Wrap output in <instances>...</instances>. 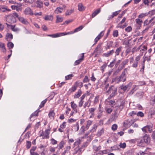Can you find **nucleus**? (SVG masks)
<instances>
[{
	"mask_svg": "<svg viewBox=\"0 0 155 155\" xmlns=\"http://www.w3.org/2000/svg\"><path fill=\"white\" fill-rule=\"evenodd\" d=\"M97 126L96 124H94L92 127V129L91 130L90 132H94L96 131L97 128Z\"/></svg>",
	"mask_w": 155,
	"mask_h": 155,
	"instance_id": "43",
	"label": "nucleus"
},
{
	"mask_svg": "<svg viewBox=\"0 0 155 155\" xmlns=\"http://www.w3.org/2000/svg\"><path fill=\"white\" fill-rule=\"evenodd\" d=\"M90 81L88 77L87 76H85L84 78L83 81L84 83H87L88 82Z\"/></svg>",
	"mask_w": 155,
	"mask_h": 155,
	"instance_id": "42",
	"label": "nucleus"
},
{
	"mask_svg": "<svg viewBox=\"0 0 155 155\" xmlns=\"http://www.w3.org/2000/svg\"><path fill=\"white\" fill-rule=\"evenodd\" d=\"M136 22L135 25L136 26V29L137 30L139 29L143 23L142 20L139 18H137L135 20Z\"/></svg>",
	"mask_w": 155,
	"mask_h": 155,
	"instance_id": "8",
	"label": "nucleus"
},
{
	"mask_svg": "<svg viewBox=\"0 0 155 155\" xmlns=\"http://www.w3.org/2000/svg\"><path fill=\"white\" fill-rule=\"evenodd\" d=\"M148 14L151 16L154 15L155 14V9L149 11Z\"/></svg>",
	"mask_w": 155,
	"mask_h": 155,
	"instance_id": "50",
	"label": "nucleus"
},
{
	"mask_svg": "<svg viewBox=\"0 0 155 155\" xmlns=\"http://www.w3.org/2000/svg\"><path fill=\"white\" fill-rule=\"evenodd\" d=\"M36 7L39 8H41L43 7V3L41 0H38L36 2Z\"/></svg>",
	"mask_w": 155,
	"mask_h": 155,
	"instance_id": "17",
	"label": "nucleus"
},
{
	"mask_svg": "<svg viewBox=\"0 0 155 155\" xmlns=\"http://www.w3.org/2000/svg\"><path fill=\"white\" fill-rule=\"evenodd\" d=\"M96 110V108L92 107L89 109L88 111L89 114L91 115L90 117L91 118L94 115V111Z\"/></svg>",
	"mask_w": 155,
	"mask_h": 155,
	"instance_id": "14",
	"label": "nucleus"
},
{
	"mask_svg": "<svg viewBox=\"0 0 155 155\" xmlns=\"http://www.w3.org/2000/svg\"><path fill=\"white\" fill-rule=\"evenodd\" d=\"M104 35V33L103 31H102L101 33L98 35L95 38L94 41H95V43L94 45L96 44L98 41Z\"/></svg>",
	"mask_w": 155,
	"mask_h": 155,
	"instance_id": "11",
	"label": "nucleus"
},
{
	"mask_svg": "<svg viewBox=\"0 0 155 155\" xmlns=\"http://www.w3.org/2000/svg\"><path fill=\"white\" fill-rule=\"evenodd\" d=\"M122 70V69H120V68H119V67L118 69L116 71H115L114 73V74L115 75H117Z\"/></svg>",
	"mask_w": 155,
	"mask_h": 155,
	"instance_id": "60",
	"label": "nucleus"
},
{
	"mask_svg": "<svg viewBox=\"0 0 155 155\" xmlns=\"http://www.w3.org/2000/svg\"><path fill=\"white\" fill-rule=\"evenodd\" d=\"M81 58L79 59L76 60L74 62V64L75 65H76L79 64L84 59V53H82L81 54Z\"/></svg>",
	"mask_w": 155,
	"mask_h": 155,
	"instance_id": "13",
	"label": "nucleus"
},
{
	"mask_svg": "<svg viewBox=\"0 0 155 155\" xmlns=\"http://www.w3.org/2000/svg\"><path fill=\"white\" fill-rule=\"evenodd\" d=\"M84 28V27L82 26H80L78 27V28H75L74 31H73L74 33L75 32H77L78 31H80L81 30H82L83 28Z\"/></svg>",
	"mask_w": 155,
	"mask_h": 155,
	"instance_id": "35",
	"label": "nucleus"
},
{
	"mask_svg": "<svg viewBox=\"0 0 155 155\" xmlns=\"http://www.w3.org/2000/svg\"><path fill=\"white\" fill-rule=\"evenodd\" d=\"M78 9L79 11L82 12L85 9V8L81 3H79L78 5Z\"/></svg>",
	"mask_w": 155,
	"mask_h": 155,
	"instance_id": "20",
	"label": "nucleus"
},
{
	"mask_svg": "<svg viewBox=\"0 0 155 155\" xmlns=\"http://www.w3.org/2000/svg\"><path fill=\"white\" fill-rule=\"evenodd\" d=\"M119 146L120 148L124 149L126 147V144L125 143H120Z\"/></svg>",
	"mask_w": 155,
	"mask_h": 155,
	"instance_id": "48",
	"label": "nucleus"
},
{
	"mask_svg": "<svg viewBox=\"0 0 155 155\" xmlns=\"http://www.w3.org/2000/svg\"><path fill=\"white\" fill-rule=\"evenodd\" d=\"M113 35L114 37H117L118 35V31L117 30L114 31L113 32Z\"/></svg>",
	"mask_w": 155,
	"mask_h": 155,
	"instance_id": "45",
	"label": "nucleus"
},
{
	"mask_svg": "<svg viewBox=\"0 0 155 155\" xmlns=\"http://www.w3.org/2000/svg\"><path fill=\"white\" fill-rule=\"evenodd\" d=\"M11 10L10 9H8L6 7H4V6H1V11L3 12H5L6 11H10Z\"/></svg>",
	"mask_w": 155,
	"mask_h": 155,
	"instance_id": "28",
	"label": "nucleus"
},
{
	"mask_svg": "<svg viewBox=\"0 0 155 155\" xmlns=\"http://www.w3.org/2000/svg\"><path fill=\"white\" fill-rule=\"evenodd\" d=\"M51 143L52 144L54 145L57 144V141L53 138L51 139Z\"/></svg>",
	"mask_w": 155,
	"mask_h": 155,
	"instance_id": "57",
	"label": "nucleus"
},
{
	"mask_svg": "<svg viewBox=\"0 0 155 155\" xmlns=\"http://www.w3.org/2000/svg\"><path fill=\"white\" fill-rule=\"evenodd\" d=\"M91 80L92 81H95L96 80V78L94 76V74L93 73H92V76L91 77Z\"/></svg>",
	"mask_w": 155,
	"mask_h": 155,
	"instance_id": "56",
	"label": "nucleus"
},
{
	"mask_svg": "<svg viewBox=\"0 0 155 155\" xmlns=\"http://www.w3.org/2000/svg\"><path fill=\"white\" fill-rule=\"evenodd\" d=\"M92 121L90 120H88L86 122V124L85 127L83 125L81 127L80 131L81 132L84 133V132L87 130L90 126L92 124Z\"/></svg>",
	"mask_w": 155,
	"mask_h": 155,
	"instance_id": "5",
	"label": "nucleus"
},
{
	"mask_svg": "<svg viewBox=\"0 0 155 155\" xmlns=\"http://www.w3.org/2000/svg\"><path fill=\"white\" fill-rule=\"evenodd\" d=\"M44 19L45 20L52 21L53 19V17L52 15H47L45 16Z\"/></svg>",
	"mask_w": 155,
	"mask_h": 155,
	"instance_id": "29",
	"label": "nucleus"
},
{
	"mask_svg": "<svg viewBox=\"0 0 155 155\" xmlns=\"http://www.w3.org/2000/svg\"><path fill=\"white\" fill-rule=\"evenodd\" d=\"M54 115L55 113L54 110H51L50 111L48 114V116L50 118H53Z\"/></svg>",
	"mask_w": 155,
	"mask_h": 155,
	"instance_id": "33",
	"label": "nucleus"
},
{
	"mask_svg": "<svg viewBox=\"0 0 155 155\" xmlns=\"http://www.w3.org/2000/svg\"><path fill=\"white\" fill-rule=\"evenodd\" d=\"M63 10V8L60 7L57 8L54 11V12L56 14L61 13Z\"/></svg>",
	"mask_w": 155,
	"mask_h": 155,
	"instance_id": "27",
	"label": "nucleus"
},
{
	"mask_svg": "<svg viewBox=\"0 0 155 155\" xmlns=\"http://www.w3.org/2000/svg\"><path fill=\"white\" fill-rule=\"evenodd\" d=\"M101 46V44H99L97 46V47L95 49L94 51V53H95L97 52L98 51V49Z\"/></svg>",
	"mask_w": 155,
	"mask_h": 155,
	"instance_id": "59",
	"label": "nucleus"
},
{
	"mask_svg": "<svg viewBox=\"0 0 155 155\" xmlns=\"http://www.w3.org/2000/svg\"><path fill=\"white\" fill-rule=\"evenodd\" d=\"M132 83L130 82L127 85L121 86V89L123 90L124 91H125L128 89H130L131 86L132 85Z\"/></svg>",
	"mask_w": 155,
	"mask_h": 155,
	"instance_id": "12",
	"label": "nucleus"
},
{
	"mask_svg": "<svg viewBox=\"0 0 155 155\" xmlns=\"http://www.w3.org/2000/svg\"><path fill=\"white\" fill-rule=\"evenodd\" d=\"M147 14H148L146 13H141L138 15V18H142L147 15Z\"/></svg>",
	"mask_w": 155,
	"mask_h": 155,
	"instance_id": "40",
	"label": "nucleus"
},
{
	"mask_svg": "<svg viewBox=\"0 0 155 155\" xmlns=\"http://www.w3.org/2000/svg\"><path fill=\"white\" fill-rule=\"evenodd\" d=\"M8 47L9 49L12 48L14 46V44L11 42H8L7 44Z\"/></svg>",
	"mask_w": 155,
	"mask_h": 155,
	"instance_id": "34",
	"label": "nucleus"
},
{
	"mask_svg": "<svg viewBox=\"0 0 155 155\" xmlns=\"http://www.w3.org/2000/svg\"><path fill=\"white\" fill-rule=\"evenodd\" d=\"M127 72L126 68L124 69L122 72V74L118 78H116V81L117 83H119L120 81L124 82L125 81L126 79V76H125L126 73Z\"/></svg>",
	"mask_w": 155,
	"mask_h": 155,
	"instance_id": "4",
	"label": "nucleus"
},
{
	"mask_svg": "<svg viewBox=\"0 0 155 155\" xmlns=\"http://www.w3.org/2000/svg\"><path fill=\"white\" fill-rule=\"evenodd\" d=\"M119 115V114L117 111H115L114 114H112V118L113 120H116L118 117Z\"/></svg>",
	"mask_w": 155,
	"mask_h": 155,
	"instance_id": "26",
	"label": "nucleus"
},
{
	"mask_svg": "<svg viewBox=\"0 0 155 155\" xmlns=\"http://www.w3.org/2000/svg\"><path fill=\"white\" fill-rule=\"evenodd\" d=\"M31 145V143L30 141H27L26 146V147L28 149L30 147Z\"/></svg>",
	"mask_w": 155,
	"mask_h": 155,
	"instance_id": "51",
	"label": "nucleus"
},
{
	"mask_svg": "<svg viewBox=\"0 0 155 155\" xmlns=\"http://www.w3.org/2000/svg\"><path fill=\"white\" fill-rule=\"evenodd\" d=\"M11 29L13 31H16L19 30V29L15 27V25H10Z\"/></svg>",
	"mask_w": 155,
	"mask_h": 155,
	"instance_id": "38",
	"label": "nucleus"
},
{
	"mask_svg": "<svg viewBox=\"0 0 155 155\" xmlns=\"http://www.w3.org/2000/svg\"><path fill=\"white\" fill-rule=\"evenodd\" d=\"M60 37L62 36H63L65 35H70L73 34L74 33L73 31H71V32H61L60 33Z\"/></svg>",
	"mask_w": 155,
	"mask_h": 155,
	"instance_id": "32",
	"label": "nucleus"
},
{
	"mask_svg": "<svg viewBox=\"0 0 155 155\" xmlns=\"http://www.w3.org/2000/svg\"><path fill=\"white\" fill-rule=\"evenodd\" d=\"M147 50V47L145 46H142V48L140 50V51H146Z\"/></svg>",
	"mask_w": 155,
	"mask_h": 155,
	"instance_id": "61",
	"label": "nucleus"
},
{
	"mask_svg": "<svg viewBox=\"0 0 155 155\" xmlns=\"http://www.w3.org/2000/svg\"><path fill=\"white\" fill-rule=\"evenodd\" d=\"M73 76L72 74H70L65 76V78L66 80H68L71 79V78Z\"/></svg>",
	"mask_w": 155,
	"mask_h": 155,
	"instance_id": "46",
	"label": "nucleus"
},
{
	"mask_svg": "<svg viewBox=\"0 0 155 155\" xmlns=\"http://www.w3.org/2000/svg\"><path fill=\"white\" fill-rule=\"evenodd\" d=\"M138 88V86L136 85H134L133 86V88L129 93V94L131 95L134 93L137 89Z\"/></svg>",
	"mask_w": 155,
	"mask_h": 155,
	"instance_id": "24",
	"label": "nucleus"
},
{
	"mask_svg": "<svg viewBox=\"0 0 155 155\" xmlns=\"http://www.w3.org/2000/svg\"><path fill=\"white\" fill-rule=\"evenodd\" d=\"M132 30V27L130 26H129L127 27L125 29V30L127 32H130Z\"/></svg>",
	"mask_w": 155,
	"mask_h": 155,
	"instance_id": "49",
	"label": "nucleus"
},
{
	"mask_svg": "<svg viewBox=\"0 0 155 155\" xmlns=\"http://www.w3.org/2000/svg\"><path fill=\"white\" fill-rule=\"evenodd\" d=\"M70 104L71 107L75 112L76 113L77 112V110L76 109L78 106L77 105L74 103V101L71 102Z\"/></svg>",
	"mask_w": 155,
	"mask_h": 155,
	"instance_id": "15",
	"label": "nucleus"
},
{
	"mask_svg": "<svg viewBox=\"0 0 155 155\" xmlns=\"http://www.w3.org/2000/svg\"><path fill=\"white\" fill-rule=\"evenodd\" d=\"M74 129L75 131H78L79 129V124L78 122L76 123L74 125Z\"/></svg>",
	"mask_w": 155,
	"mask_h": 155,
	"instance_id": "36",
	"label": "nucleus"
},
{
	"mask_svg": "<svg viewBox=\"0 0 155 155\" xmlns=\"http://www.w3.org/2000/svg\"><path fill=\"white\" fill-rule=\"evenodd\" d=\"M140 55H138L136 57L135 59V61L138 62L140 58Z\"/></svg>",
	"mask_w": 155,
	"mask_h": 155,
	"instance_id": "64",
	"label": "nucleus"
},
{
	"mask_svg": "<svg viewBox=\"0 0 155 155\" xmlns=\"http://www.w3.org/2000/svg\"><path fill=\"white\" fill-rule=\"evenodd\" d=\"M91 101L90 100H88L84 103L83 105V108L85 109L87 107H89L91 105Z\"/></svg>",
	"mask_w": 155,
	"mask_h": 155,
	"instance_id": "22",
	"label": "nucleus"
},
{
	"mask_svg": "<svg viewBox=\"0 0 155 155\" xmlns=\"http://www.w3.org/2000/svg\"><path fill=\"white\" fill-rule=\"evenodd\" d=\"M128 59H126L123 61L121 63V64L119 66V68H120V69H122L125 65L128 62Z\"/></svg>",
	"mask_w": 155,
	"mask_h": 155,
	"instance_id": "16",
	"label": "nucleus"
},
{
	"mask_svg": "<svg viewBox=\"0 0 155 155\" xmlns=\"http://www.w3.org/2000/svg\"><path fill=\"white\" fill-rule=\"evenodd\" d=\"M120 12V10H118L113 13L112 15L114 17L116 16Z\"/></svg>",
	"mask_w": 155,
	"mask_h": 155,
	"instance_id": "53",
	"label": "nucleus"
},
{
	"mask_svg": "<svg viewBox=\"0 0 155 155\" xmlns=\"http://www.w3.org/2000/svg\"><path fill=\"white\" fill-rule=\"evenodd\" d=\"M46 101H47L46 99H45L44 100L42 101L41 102V104L39 105V108H42V107H43L44 106V105H45V104L46 103Z\"/></svg>",
	"mask_w": 155,
	"mask_h": 155,
	"instance_id": "41",
	"label": "nucleus"
},
{
	"mask_svg": "<svg viewBox=\"0 0 155 155\" xmlns=\"http://www.w3.org/2000/svg\"><path fill=\"white\" fill-rule=\"evenodd\" d=\"M117 126L116 124H114L112 125V129L113 130H115L117 129Z\"/></svg>",
	"mask_w": 155,
	"mask_h": 155,
	"instance_id": "54",
	"label": "nucleus"
},
{
	"mask_svg": "<svg viewBox=\"0 0 155 155\" xmlns=\"http://www.w3.org/2000/svg\"><path fill=\"white\" fill-rule=\"evenodd\" d=\"M114 52V50H112L109 51H108L106 53H104L103 54V55L105 57H108L112 55Z\"/></svg>",
	"mask_w": 155,
	"mask_h": 155,
	"instance_id": "19",
	"label": "nucleus"
},
{
	"mask_svg": "<svg viewBox=\"0 0 155 155\" xmlns=\"http://www.w3.org/2000/svg\"><path fill=\"white\" fill-rule=\"evenodd\" d=\"M117 92V89L114 86H111L109 88L107 93L108 94L111 93L110 96L113 97L115 95Z\"/></svg>",
	"mask_w": 155,
	"mask_h": 155,
	"instance_id": "6",
	"label": "nucleus"
},
{
	"mask_svg": "<svg viewBox=\"0 0 155 155\" xmlns=\"http://www.w3.org/2000/svg\"><path fill=\"white\" fill-rule=\"evenodd\" d=\"M150 137L149 135L146 134L140 139L138 140L137 142L139 143L144 142L146 143H149L150 142Z\"/></svg>",
	"mask_w": 155,
	"mask_h": 155,
	"instance_id": "3",
	"label": "nucleus"
},
{
	"mask_svg": "<svg viewBox=\"0 0 155 155\" xmlns=\"http://www.w3.org/2000/svg\"><path fill=\"white\" fill-rule=\"evenodd\" d=\"M47 36H48L51 37L52 38H56L60 37V33H58L52 35H48Z\"/></svg>",
	"mask_w": 155,
	"mask_h": 155,
	"instance_id": "25",
	"label": "nucleus"
},
{
	"mask_svg": "<svg viewBox=\"0 0 155 155\" xmlns=\"http://www.w3.org/2000/svg\"><path fill=\"white\" fill-rule=\"evenodd\" d=\"M138 64V62L134 61L133 64L132 65V67L133 68H136Z\"/></svg>",
	"mask_w": 155,
	"mask_h": 155,
	"instance_id": "55",
	"label": "nucleus"
},
{
	"mask_svg": "<svg viewBox=\"0 0 155 155\" xmlns=\"http://www.w3.org/2000/svg\"><path fill=\"white\" fill-rule=\"evenodd\" d=\"M122 48V47L120 46L116 49L115 52L116 56L118 55H119L120 52L121 51Z\"/></svg>",
	"mask_w": 155,
	"mask_h": 155,
	"instance_id": "31",
	"label": "nucleus"
},
{
	"mask_svg": "<svg viewBox=\"0 0 155 155\" xmlns=\"http://www.w3.org/2000/svg\"><path fill=\"white\" fill-rule=\"evenodd\" d=\"M82 91L81 89L78 90V91L75 94L74 96V98H78L81 95Z\"/></svg>",
	"mask_w": 155,
	"mask_h": 155,
	"instance_id": "18",
	"label": "nucleus"
},
{
	"mask_svg": "<svg viewBox=\"0 0 155 155\" xmlns=\"http://www.w3.org/2000/svg\"><path fill=\"white\" fill-rule=\"evenodd\" d=\"M64 142L63 141H62L60 142L58 147H59V149H61L64 147Z\"/></svg>",
	"mask_w": 155,
	"mask_h": 155,
	"instance_id": "39",
	"label": "nucleus"
},
{
	"mask_svg": "<svg viewBox=\"0 0 155 155\" xmlns=\"http://www.w3.org/2000/svg\"><path fill=\"white\" fill-rule=\"evenodd\" d=\"M66 125V122H64L62 123V124L60 125V127L62 128V129H64L65 128Z\"/></svg>",
	"mask_w": 155,
	"mask_h": 155,
	"instance_id": "62",
	"label": "nucleus"
},
{
	"mask_svg": "<svg viewBox=\"0 0 155 155\" xmlns=\"http://www.w3.org/2000/svg\"><path fill=\"white\" fill-rule=\"evenodd\" d=\"M137 116H140L141 117H143L144 116L143 113L141 111H139L137 113Z\"/></svg>",
	"mask_w": 155,
	"mask_h": 155,
	"instance_id": "47",
	"label": "nucleus"
},
{
	"mask_svg": "<svg viewBox=\"0 0 155 155\" xmlns=\"http://www.w3.org/2000/svg\"><path fill=\"white\" fill-rule=\"evenodd\" d=\"M50 130L49 129L46 130L44 132L41 130L39 131V135L40 137H42L43 139H48L49 138Z\"/></svg>",
	"mask_w": 155,
	"mask_h": 155,
	"instance_id": "2",
	"label": "nucleus"
},
{
	"mask_svg": "<svg viewBox=\"0 0 155 155\" xmlns=\"http://www.w3.org/2000/svg\"><path fill=\"white\" fill-rule=\"evenodd\" d=\"M57 19L56 20V23H58L62 22L63 21V18L60 17L58 16H56Z\"/></svg>",
	"mask_w": 155,
	"mask_h": 155,
	"instance_id": "37",
	"label": "nucleus"
},
{
	"mask_svg": "<svg viewBox=\"0 0 155 155\" xmlns=\"http://www.w3.org/2000/svg\"><path fill=\"white\" fill-rule=\"evenodd\" d=\"M101 11L100 8L97 9L94 12H93L92 14V17L93 18L96 15L99 14Z\"/></svg>",
	"mask_w": 155,
	"mask_h": 155,
	"instance_id": "23",
	"label": "nucleus"
},
{
	"mask_svg": "<svg viewBox=\"0 0 155 155\" xmlns=\"http://www.w3.org/2000/svg\"><path fill=\"white\" fill-rule=\"evenodd\" d=\"M79 84V83L78 82H75L72 87L69 89L68 93L69 94H70L71 93L74 92L76 90Z\"/></svg>",
	"mask_w": 155,
	"mask_h": 155,
	"instance_id": "7",
	"label": "nucleus"
},
{
	"mask_svg": "<svg viewBox=\"0 0 155 155\" xmlns=\"http://www.w3.org/2000/svg\"><path fill=\"white\" fill-rule=\"evenodd\" d=\"M107 65L105 64H104L101 67V70L102 71H103L106 67Z\"/></svg>",
	"mask_w": 155,
	"mask_h": 155,
	"instance_id": "63",
	"label": "nucleus"
},
{
	"mask_svg": "<svg viewBox=\"0 0 155 155\" xmlns=\"http://www.w3.org/2000/svg\"><path fill=\"white\" fill-rule=\"evenodd\" d=\"M74 12V9H72L69 10H67L65 13V15L66 16L70 15L73 13Z\"/></svg>",
	"mask_w": 155,
	"mask_h": 155,
	"instance_id": "30",
	"label": "nucleus"
},
{
	"mask_svg": "<svg viewBox=\"0 0 155 155\" xmlns=\"http://www.w3.org/2000/svg\"><path fill=\"white\" fill-rule=\"evenodd\" d=\"M19 21L22 24L27 25L29 24V22L27 21V20L24 18L20 17L18 18Z\"/></svg>",
	"mask_w": 155,
	"mask_h": 155,
	"instance_id": "10",
	"label": "nucleus"
},
{
	"mask_svg": "<svg viewBox=\"0 0 155 155\" xmlns=\"http://www.w3.org/2000/svg\"><path fill=\"white\" fill-rule=\"evenodd\" d=\"M18 17V14L14 13L12 14H10L6 17L7 21L11 24L14 23L16 22V18Z\"/></svg>",
	"mask_w": 155,
	"mask_h": 155,
	"instance_id": "1",
	"label": "nucleus"
},
{
	"mask_svg": "<svg viewBox=\"0 0 155 155\" xmlns=\"http://www.w3.org/2000/svg\"><path fill=\"white\" fill-rule=\"evenodd\" d=\"M99 97L98 96H96L95 97L94 100V104H96L98 102L99 100Z\"/></svg>",
	"mask_w": 155,
	"mask_h": 155,
	"instance_id": "58",
	"label": "nucleus"
},
{
	"mask_svg": "<svg viewBox=\"0 0 155 155\" xmlns=\"http://www.w3.org/2000/svg\"><path fill=\"white\" fill-rule=\"evenodd\" d=\"M13 38L12 35L10 33H7L5 36V39L8 41H11Z\"/></svg>",
	"mask_w": 155,
	"mask_h": 155,
	"instance_id": "21",
	"label": "nucleus"
},
{
	"mask_svg": "<svg viewBox=\"0 0 155 155\" xmlns=\"http://www.w3.org/2000/svg\"><path fill=\"white\" fill-rule=\"evenodd\" d=\"M38 111L37 110H36L34 113L32 114L30 117V118H31L33 116H37L38 115Z\"/></svg>",
	"mask_w": 155,
	"mask_h": 155,
	"instance_id": "52",
	"label": "nucleus"
},
{
	"mask_svg": "<svg viewBox=\"0 0 155 155\" xmlns=\"http://www.w3.org/2000/svg\"><path fill=\"white\" fill-rule=\"evenodd\" d=\"M152 127H153L152 124L146 126L147 128V130L149 131L150 132H151L152 131Z\"/></svg>",
	"mask_w": 155,
	"mask_h": 155,
	"instance_id": "44",
	"label": "nucleus"
},
{
	"mask_svg": "<svg viewBox=\"0 0 155 155\" xmlns=\"http://www.w3.org/2000/svg\"><path fill=\"white\" fill-rule=\"evenodd\" d=\"M25 15H33L34 14L33 12L29 7L25 8L23 11Z\"/></svg>",
	"mask_w": 155,
	"mask_h": 155,
	"instance_id": "9",
	"label": "nucleus"
}]
</instances>
